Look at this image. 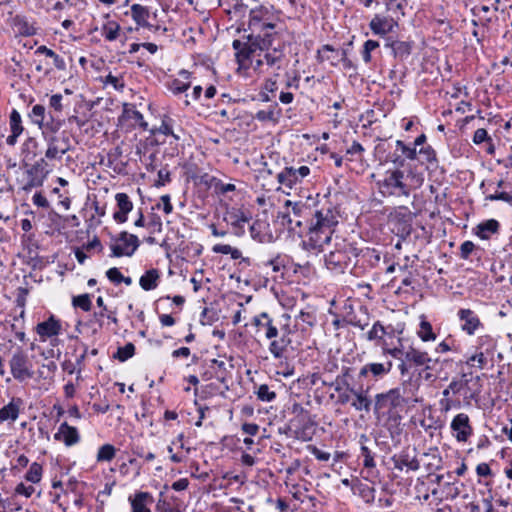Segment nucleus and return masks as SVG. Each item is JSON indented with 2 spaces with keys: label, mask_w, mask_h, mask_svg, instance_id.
<instances>
[{
  "label": "nucleus",
  "mask_w": 512,
  "mask_h": 512,
  "mask_svg": "<svg viewBox=\"0 0 512 512\" xmlns=\"http://www.w3.org/2000/svg\"><path fill=\"white\" fill-rule=\"evenodd\" d=\"M419 390L420 378L411 375L402 380L399 386L374 396V416L379 422H382L391 436L400 433L402 413L405 409L422 403L423 398L419 396Z\"/></svg>",
  "instance_id": "f257e3e1"
},
{
  "label": "nucleus",
  "mask_w": 512,
  "mask_h": 512,
  "mask_svg": "<svg viewBox=\"0 0 512 512\" xmlns=\"http://www.w3.org/2000/svg\"><path fill=\"white\" fill-rule=\"evenodd\" d=\"M291 316L287 313L278 318H272L267 312H262L252 319L257 332H264L266 339L271 340L268 350L275 359L285 357L287 348L291 345L290 335L293 329L290 326Z\"/></svg>",
  "instance_id": "f03ea898"
},
{
  "label": "nucleus",
  "mask_w": 512,
  "mask_h": 512,
  "mask_svg": "<svg viewBox=\"0 0 512 512\" xmlns=\"http://www.w3.org/2000/svg\"><path fill=\"white\" fill-rule=\"evenodd\" d=\"M248 27L258 41L291 36L280 11L272 5H260L249 12Z\"/></svg>",
  "instance_id": "7ed1b4c3"
},
{
  "label": "nucleus",
  "mask_w": 512,
  "mask_h": 512,
  "mask_svg": "<svg viewBox=\"0 0 512 512\" xmlns=\"http://www.w3.org/2000/svg\"><path fill=\"white\" fill-rule=\"evenodd\" d=\"M338 225V214L331 208L314 212L307 229V239L302 242L303 248L308 251L323 250L329 244L335 227Z\"/></svg>",
  "instance_id": "20e7f679"
},
{
  "label": "nucleus",
  "mask_w": 512,
  "mask_h": 512,
  "mask_svg": "<svg viewBox=\"0 0 512 512\" xmlns=\"http://www.w3.org/2000/svg\"><path fill=\"white\" fill-rule=\"evenodd\" d=\"M313 215L314 212L306 203L287 200L284 210L280 211L277 217L280 219L281 225L289 232L302 237Z\"/></svg>",
  "instance_id": "39448f33"
},
{
  "label": "nucleus",
  "mask_w": 512,
  "mask_h": 512,
  "mask_svg": "<svg viewBox=\"0 0 512 512\" xmlns=\"http://www.w3.org/2000/svg\"><path fill=\"white\" fill-rule=\"evenodd\" d=\"M291 40L292 37L287 36L258 41L260 52L263 55V62L266 64V72L270 69L279 71L284 68L287 62L285 49Z\"/></svg>",
  "instance_id": "423d86ee"
},
{
  "label": "nucleus",
  "mask_w": 512,
  "mask_h": 512,
  "mask_svg": "<svg viewBox=\"0 0 512 512\" xmlns=\"http://www.w3.org/2000/svg\"><path fill=\"white\" fill-rule=\"evenodd\" d=\"M334 249L324 256L325 266L335 274L344 273L356 258L357 248L345 239H338Z\"/></svg>",
  "instance_id": "0eeeda50"
},
{
  "label": "nucleus",
  "mask_w": 512,
  "mask_h": 512,
  "mask_svg": "<svg viewBox=\"0 0 512 512\" xmlns=\"http://www.w3.org/2000/svg\"><path fill=\"white\" fill-rule=\"evenodd\" d=\"M377 186L379 192L385 197H408L411 193V188L405 181V171L398 167L387 170L384 178L377 182Z\"/></svg>",
  "instance_id": "6e6552de"
},
{
  "label": "nucleus",
  "mask_w": 512,
  "mask_h": 512,
  "mask_svg": "<svg viewBox=\"0 0 512 512\" xmlns=\"http://www.w3.org/2000/svg\"><path fill=\"white\" fill-rule=\"evenodd\" d=\"M25 167L26 169L20 181V188L25 192H30L35 188L41 187L50 172L45 158H40L31 165L25 164Z\"/></svg>",
  "instance_id": "1a4fd4ad"
},
{
  "label": "nucleus",
  "mask_w": 512,
  "mask_h": 512,
  "mask_svg": "<svg viewBox=\"0 0 512 512\" xmlns=\"http://www.w3.org/2000/svg\"><path fill=\"white\" fill-rule=\"evenodd\" d=\"M31 122L38 126L42 136L56 135L63 125V120L55 117L51 112L47 113L43 105L36 104L28 114Z\"/></svg>",
  "instance_id": "9d476101"
},
{
  "label": "nucleus",
  "mask_w": 512,
  "mask_h": 512,
  "mask_svg": "<svg viewBox=\"0 0 512 512\" xmlns=\"http://www.w3.org/2000/svg\"><path fill=\"white\" fill-rule=\"evenodd\" d=\"M140 246L138 237L126 231L121 232L118 236L112 238L110 248L112 250L111 256L122 257L132 256Z\"/></svg>",
  "instance_id": "9b49d317"
},
{
  "label": "nucleus",
  "mask_w": 512,
  "mask_h": 512,
  "mask_svg": "<svg viewBox=\"0 0 512 512\" xmlns=\"http://www.w3.org/2000/svg\"><path fill=\"white\" fill-rule=\"evenodd\" d=\"M9 366L13 378L17 381L22 382L34 375L29 358L22 349L14 351L9 360Z\"/></svg>",
  "instance_id": "f8f14e48"
},
{
  "label": "nucleus",
  "mask_w": 512,
  "mask_h": 512,
  "mask_svg": "<svg viewBox=\"0 0 512 512\" xmlns=\"http://www.w3.org/2000/svg\"><path fill=\"white\" fill-rule=\"evenodd\" d=\"M417 159V150L410 144H406L402 140L395 141V150L387 155V161L392 163L395 167L404 168L406 161H413Z\"/></svg>",
  "instance_id": "ddd939ff"
},
{
  "label": "nucleus",
  "mask_w": 512,
  "mask_h": 512,
  "mask_svg": "<svg viewBox=\"0 0 512 512\" xmlns=\"http://www.w3.org/2000/svg\"><path fill=\"white\" fill-rule=\"evenodd\" d=\"M232 47L235 50L236 60L241 66H246L247 62L251 60L256 51L260 50L257 36L254 34L248 36L247 42H242L238 39L234 40Z\"/></svg>",
  "instance_id": "4468645a"
},
{
  "label": "nucleus",
  "mask_w": 512,
  "mask_h": 512,
  "mask_svg": "<svg viewBox=\"0 0 512 512\" xmlns=\"http://www.w3.org/2000/svg\"><path fill=\"white\" fill-rule=\"evenodd\" d=\"M47 144L45 151V160H61L62 156L66 154L70 148V139L68 136L63 135L58 137L57 135L43 137Z\"/></svg>",
  "instance_id": "2eb2a0df"
},
{
  "label": "nucleus",
  "mask_w": 512,
  "mask_h": 512,
  "mask_svg": "<svg viewBox=\"0 0 512 512\" xmlns=\"http://www.w3.org/2000/svg\"><path fill=\"white\" fill-rule=\"evenodd\" d=\"M342 321L361 330H364L370 324V316L368 308L366 306H359L358 310L355 311L351 304H345Z\"/></svg>",
  "instance_id": "dca6fc26"
},
{
  "label": "nucleus",
  "mask_w": 512,
  "mask_h": 512,
  "mask_svg": "<svg viewBox=\"0 0 512 512\" xmlns=\"http://www.w3.org/2000/svg\"><path fill=\"white\" fill-rule=\"evenodd\" d=\"M393 367L391 360L385 362H369L364 364L359 370V378H371L375 381L387 376Z\"/></svg>",
  "instance_id": "f3484780"
},
{
  "label": "nucleus",
  "mask_w": 512,
  "mask_h": 512,
  "mask_svg": "<svg viewBox=\"0 0 512 512\" xmlns=\"http://www.w3.org/2000/svg\"><path fill=\"white\" fill-rule=\"evenodd\" d=\"M309 174L310 168L308 166H301L299 168L285 167L278 173L277 180L281 185L293 188L294 185L300 183Z\"/></svg>",
  "instance_id": "a211bd4d"
},
{
  "label": "nucleus",
  "mask_w": 512,
  "mask_h": 512,
  "mask_svg": "<svg viewBox=\"0 0 512 512\" xmlns=\"http://www.w3.org/2000/svg\"><path fill=\"white\" fill-rule=\"evenodd\" d=\"M450 428L458 442H466L473 434L470 418L465 413L457 414L451 421Z\"/></svg>",
  "instance_id": "6ab92c4d"
},
{
  "label": "nucleus",
  "mask_w": 512,
  "mask_h": 512,
  "mask_svg": "<svg viewBox=\"0 0 512 512\" xmlns=\"http://www.w3.org/2000/svg\"><path fill=\"white\" fill-rule=\"evenodd\" d=\"M405 360L416 367H424V371L431 370L439 361L432 359L426 351H421L413 346L406 349Z\"/></svg>",
  "instance_id": "aec40b11"
},
{
  "label": "nucleus",
  "mask_w": 512,
  "mask_h": 512,
  "mask_svg": "<svg viewBox=\"0 0 512 512\" xmlns=\"http://www.w3.org/2000/svg\"><path fill=\"white\" fill-rule=\"evenodd\" d=\"M35 332L38 334L41 342L57 337L62 332L61 321L54 315H51L47 320L36 325Z\"/></svg>",
  "instance_id": "412c9836"
},
{
  "label": "nucleus",
  "mask_w": 512,
  "mask_h": 512,
  "mask_svg": "<svg viewBox=\"0 0 512 512\" xmlns=\"http://www.w3.org/2000/svg\"><path fill=\"white\" fill-rule=\"evenodd\" d=\"M461 321V329L468 335H473L482 326L478 315L471 309H460L457 313Z\"/></svg>",
  "instance_id": "4be33fe9"
},
{
  "label": "nucleus",
  "mask_w": 512,
  "mask_h": 512,
  "mask_svg": "<svg viewBox=\"0 0 512 512\" xmlns=\"http://www.w3.org/2000/svg\"><path fill=\"white\" fill-rule=\"evenodd\" d=\"M115 201L117 210L113 213V219L117 223H125L128 220V214L133 209V202L126 193H117Z\"/></svg>",
  "instance_id": "5701e85b"
},
{
  "label": "nucleus",
  "mask_w": 512,
  "mask_h": 512,
  "mask_svg": "<svg viewBox=\"0 0 512 512\" xmlns=\"http://www.w3.org/2000/svg\"><path fill=\"white\" fill-rule=\"evenodd\" d=\"M349 390L353 395L351 407L356 411H365L366 413L370 412L371 406H374V399L372 400L369 397L368 389L363 390L362 388H349Z\"/></svg>",
  "instance_id": "b1692460"
},
{
  "label": "nucleus",
  "mask_w": 512,
  "mask_h": 512,
  "mask_svg": "<svg viewBox=\"0 0 512 512\" xmlns=\"http://www.w3.org/2000/svg\"><path fill=\"white\" fill-rule=\"evenodd\" d=\"M250 235L259 243H271L274 240L270 226L266 221L256 220L250 226Z\"/></svg>",
  "instance_id": "393cba45"
},
{
  "label": "nucleus",
  "mask_w": 512,
  "mask_h": 512,
  "mask_svg": "<svg viewBox=\"0 0 512 512\" xmlns=\"http://www.w3.org/2000/svg\"><path fill=\"white\" fill-rule=\"evenodd\" d=\"M356 262L361 263L364 266H367L369 268H376L379 266L382 256L381 252L375 248L366 247L363 249L358 250L356 254Z\"/></svg>",
  "instance_id": "a878e982"
},
{
  "label": "nucleus",
  "mask_w": 512,
  "mask_h": 512,
  "mask_svg": "<svg viewBox=\"0 0 512 512\" xmlns=\"http://www.w3.org/2000/svg\"><path fill=\"white\" fill-rule=\"evenodd\" d=\"M54 438L55 440L62 441L68 447L73 446L80 441V435L77 428L70 426L67 422H63L59 426Z\"/></svg>",
  "instance_id": "bb28decb"
},
{
  "label": "nucleus",
  "mask_w": 512,
  "mask_h": 512,
  "mask_svg": "<svg viewBox=\"0 0 512 512\" xmlns=\"http://www.w3.org/2000/svg\"><path fill=\"white\" fill-rule=\"evenodd\" d=\"M131 512H151L149 506L154 503V498L149 492L139 491L129 496Z\"/></svg>",
  "instance_id": "cd10ccee"
},
{
  "label": "nucleus",
  "mask_w": 512,
  "mask_h": 512,
  "mask_svg": "<svg viewBox=\"0 0 512 512\" xmlns=\"http://www.w3.org/2000/svg\"><path fill=\"white\" fill-rule=\"evenodd\" d=\"M225 220L232 226L233 232L236 236L244 235V226L249 221V218L243 211L233 209L227 213Z\"/></svg>",
  "instance_id": "c85d7f7f"
},
{
  "label": "nucleus",
  "mask_w": 512,
  "mask_h": 512,
  "mask_svg": "<svg viewBox=\"0 0 512 512\" xmlns=\"http://www.w3.org/2000/svg\"><path fill=\"white\" fill-rule=\"evenodd\" d=\"M12 26L16 33L22 36H33L36 34V27L24 15H16L12 20Z\"/></svg>",
  "instance_id": "c756f323"
},
{
  "label": "nucleus",
  "mask_w": 512,
  "mask_h": 512,
  "mask_svg": "<svg viewBox=\"0 0 512 512\" xmlns=\"http://www.w3.org/2000/svg\"><path fill=\"white\" fill-rule=\"evenodd\" d=\"M394 25H396V22L393 19L375 15L370 21L369 27L374 34L383 36L391 32Z\"/></svg>",
  "instance_id": "7c9ffc66"
},
{
  "label": "nucleus",
  "mask_w": 512,
  "mask_h": 512,
  "mask_svg": "<svg viewBox=\"0 0 512 512\" xmlns=\"http://www.w3.org/2000/svg\"><path fill=\"white\" fill-rule=\"evenodd\" d=\"M282 116V109L274 102L265 110H259L254 118L260 122L278 123Z\"/></svg>",
  "instance_id": "2f4dec72"
},
{
  "label": "nucleus",
  "mask_w": 512,
  "mask_h": 512,
  "mask_svg": "<svg viewBox=\"0 0 512 512\" xmlns=\"http://www.w3.org/2000/svg\"><path fill=\"white\" fill-rule=\"evenodd\" d=\"M385 46L391 48L395 58L404 60L411 54L413 43L410 41L394 40L388 41Z\"/></svg>",
  "instance_id": "473e14b6"
},
{
  "label": "nucleus",
  "mask_w": 512,
  "mask_h": 512,
  "mask_svg": "<svg viewBox=\"0 0 512 512\" xmlns=\"http://www.w3.org/2000/svg\"><path fill=\"white\" fill-rule=\"evenodd\" d=\"M417 159L421 164H426L427 168H437L438 159L434 148L431 145L422 146L417 150Z\"/></svg>",
  "instance_id": "72a5a7b5"
},
{
  "label": "nucleus",
  "mask_w": 512,
  "mask_h": 512,
  "mask_svg": "<svg viewBox=\"0 0 512 512\" xmlns=\"http://www.w3.org/2000/svg\"><path fill=\"white\" fill-rule=\"evenodd\" d=\"M22 400L20 398L12 399L7 405L0 409V422L16 421L20 413V405Z\"/></svg>",
  "instance_id": "f704fd0d"
},
{
  "label": "nucleus",
  "mask_w": 512,
  "mask_h": 512,
  "mask_svg": "<svg viewBox=\"0 0 512 512\" xmlns=\"http://www.w3.org/2000/svg\"><path fill=\"white\" fill-rule=\"evenodd\" d=\"M160 280V272L158 269L152 268L147 270L139 279L140 287L145 291L157 288Z\"/></svg>",
  "instance_id": "c9c22d12"
},
{
  "label": "nucleus",
  "mask_w": 512,
  "mask_h": 512,
  "mask_svg": "<svg viewBox=\"0 0 512 512\" xmlns=\"http://www.w3.org/2000/svg\"><path fill=\"white\" fill-rule=\"evenodd\" d=\"M317 59L320 62L328 61L332 66H337L340 62V53L333 46L326 44L318 50Z\"/></svg>",
  "instance_id": "e433bc0d"
},
{
  "label": "nucleus",
  "mask_w": 512,
  "mask_h": 512,
  "mask_svg": "<svg viewBox=\"0 0 512 512\" xmlns=\"http://www.w3.org/2000/svg\"><path fill=\"white\" fill-rule=\"evenodd\" d=\"M500 223L496 219H488L477 225L476 235L483 239H489L491 234L498 233Z\"/></svg>",
  "instance_id": "4c0bfd02"
},
{
  "label": "nucleus",
  "mask_w": 512,
  "mask_h": 512,
  "mask_svg": "<svg viewBox=\"0 0 512 512\" xmlns=\"http://www.w3.org/2000/svg\"><path fill=\"white\" fill-rule=\"evenodd\" d=\"M131 16L137 25L142 27H147L149 25L148 18L150 16V12L147 7L140 4H133L131 6Z\"/></svg>",
  "instance_id": "58836bf2"
},
{
  "label": "nucleus",
  "mask_w": 512,
  "mask_h": 512,
  "mask_svg": "<svg viewBox=\"0 0 512 512\" xmlns=\"http://www.w3.org/2000/svg\"><path fill=\"white\" fill-rule=\"evenodd\" d=\"M35 53L45 55L46 57L51 58L53 60L54 66L57 70H59V71L66 70V63H65V60L63 59V57H61L60 55L55 53L52 49L48 48L47 46H45V45L39 46L36 49Z\"/></svg>",
  "instance_id": "ea45409f"
},
{
  "label": "nucleus",
  "mask_w": 512,
  "mask_h": 512,
  "mask_svg": "<svg viewBox=\"0 0 512 512\" xmlns=\"http://www.w3.org/2000/svg\"><path fill=\"white\" fill-rule=\"evenodd\" d=\"M392 460L394 462V467L398 470H403L404 467H407L412 471H416L420 467L419 461L415 457L410 458L407 454L400 455L399 457L394 456Z\"/></svg>",
  "instance_id": "a19ab883"
},
{
  "label": "nucleus",
  "mask_w": 512,
  "mask_h": 512,
  "mask_svg": "<svg viewBox=\"0 0 512 512\" xmlns=\"http://www.w3.org/2000/svg\"><path fill=\"white\" fill-rule=\"evenodd\" d=\"M496 348V341L489 335H482L477 338L475 349L489 356H493Z\"/></svg>",
  "instance_id": "79ce46f5"
},
{
  "label": "nucleus",
  "mask_w": 512,
  "mask_h": 512,
  "mask_svg": "<svg viewBox=\"0 0 512 512\" xmlns=\"http://www.w3.org/2000/svg\"><path fill=\"white\" fill-rule=\"evenodd\" d=\"M368 441V437L365 434L360 436V456L363 458V465L366 468H374L376 463L374 461V455L372 451L365 445V442Z\"/></svg>",
  "instance_id": "37998d69"
},
{
  "label": "nucleus",
  "mask_w": 512,
  "mask_h": 512,
  "mask_svg": "<svg viewBox=\"0 0 512 512\" xmlns=\"http://www.w3.org/2000/svg\"><path fill=\"white\" fill-rule=\"evenodd\" d=\"M417 335L423 342L434 341L436 339V334L433 332L431 323L425 319L421 320Z\"/></svg>",
  "instance_id": "c03bdc74"
},
{
  "label": "nucleus",
  "mask_w": 512,
  "mask_h": 512,
  "mask_svg": "<svg viewBox=\"0 0 512 512\" xmlns=\"http://www.w3.org/2000/svg\"><path fill=\"white\" fill-rule=\"evenodd\" d=\"M120 25L115 21H109L102 27V35L107 41H114L118 38Z\"/></svg>",
  "instance_id": "a18cd8bd"
},
{
  "label": "nucleus",
  "mask_w": 512,
  "mask_h": 512,
  "mask_svg": "<svg viewBox=\"0 0 512 512\" xmlns=\"http://www.w3.org/2000/svg\"><path fill=\"white\" fill-rule=\"evenodd\" d=\"M116 455V448L112 444L102 445L97 452V462H109Z\"/></svg>",
  "instance_id": "49530a36"
},
{
  "label": "nucleus",
  "mask_w": 512,
  "mask_h": 512,
  "mask_svg": "<svg viewBox=\"0 0 512 512\" xmlns=\"http://www.w3.org/2000/svg\"><path fill=\"white\" fill-rule=\"evenodd\" d=\"M150 133L153 135H155L156 133H161L164 135H171L176 140L179 139V136L174 134V132L172 130V119L168 116H164V118L162 119L161 125L158 128L151 129Z\"/></svg>",
  "instance_id": "de8ad7c7"
},
{
  "label": "nucleus",
  "mask_w": 512,
  "mask_h": 512,
  "mask_svg": "<svg viewBox=\"0 0 512 512\" xmlns=\"http://www.w3.org/2000/svg\"><path fill=\"white\" fill-rule=\"evenodd\" d=\"M488 357L489 355L475 349V353L467 359L466 364L483 369L487 365Z\"/></svg>",
  "instance_id": "09e8293b"
},
{
  "label": "nucleus",
  "mask_w": 512,
  "mask_h": 512,
  "mask_svg": "<svg viewBox=\"0 0 512 512\" xmlns=\"http://www.w3.org/2000/svg\"><path fill=\"white\" fill-rule=\"evenodd\" d=\"M74 307L80 308L85 312H88L92 308L91 296L87 293L74 296L72 299Z\"/></svg>",
  "instance_id": "8fccbe9b"
},
{
  "label": "nucleus",
  "mask_w": 512,
  "mask_h": 512,
  "mask_svg": "<svg viewBox=\"0 0 512 512\" xmlns=\"http://www.w3.org/2000/svg\"><path fill=\"white\" fill-rule=\"evenodd\" d=\"M387 333L386 328L382 325L380 321H376L371 330L367 332V340L374 341V340H382L384 335Z\"/></svg>",
  "instance_id": "3c124183"
},
{
  "label": "nucleus",
  "mask_w": 512,
  "mask_h": 512,
  "mask_svg": "<svg viewBox=\"0 0 512 512\" xmlns=\"http://www.w3.org/2000/svg\"><path fill=\"white\" fill-rule=\"evenodd\" d=\"M210 369L215 370V378L220 382H225L226 379V364L224 361L212 359L210 361Z\"/></svg>",
  "instance_id": "603ef678"
},
{
  "label": "nucleus",
  "mask_w": 512,
  "mask_h": 512,
  "mask_svg": "<svg viewBox=\"0 0 512 512\" xmlns=\"http://www.w3.org/2000/svg\"><path fill=\"white\" fill-rule=\"evenodd\" d=\"M42 471V466L39 463L34 462L30 465L25 475V479L31 483H38L41 480Z\"/></svg>",
  "instance_id": "864d4df0"
},
{
  "label": "nucleus",
  "mask_w": 512,
  "mask_h": 512,
  "mask_svg": "<svg viewBox=\"0 0 512 512\" xmlns=\"http://www.w3.org/2000/svg\"><path fill=\"white\" fill-rule=\"evenodd\" d=\"M135 353V346L133 343L128 342L123 347H119L117 353L115 354V358L119 361L124 362L131 358Z\"/></svg>",
  "instance_id": "5fc2aeb1"
},
{
  "label": "nucleus",
  "mask_w": 512,
  "mask_h": 512,
  "mask_svg": "<svg viewBox=\"0 0 512 512\" xmlns=\"http://www.w3.org/2000/svg\"><path fill=\"white\" fill-rule=\"evenodd\" d=\"M486 201H503L512 207V194L496 189L494 193L485 196Z\"/></svg>",
  "instance_id": "6e6d98bb"
},
{
  "label": "nucleus",
  "mask_w": 512,
  "mask_h": 512,
  "mask_svg": "<svg viewBox=\"0 0 512 512\" xmlns=\"http://www.w3.org/2000/svg\"><path fill=\"white\" fill-rule=\"evenodd\" d=\"M104 85H111L115 90L122 92L125 88V83L123 77L114 76L112 73H109L103 79Z\"/></svg>",
  "instance_id": "4d7b16f0"
},
{
  "label": "nucleus",
  "mask_w": 512,
  "mask_h": 512,
  "mask_svg": "<svg viewBox=\"0 0 512 512\" xmlns=\"http://www.w3.org/2000/svg\"><path fill=\"white\" fill-rule=\"evenodd\" d=\"M150 234L160 233L162 231V220L157 214H152L149 217L146 225Z\"/></svg>",
  "instance_id": "13d9d810"
},
{
  "label": "nucleus",
  "mask_w": 512,
  "mask_h": 512,
  "mask_svg": "<svg viewBox=\"0 0 512 512\" xmlns=\"http://www.w3.org/2000/svg\"><path fill=\"white\" fill-rule=\"evenodd\" d=\"M10 129L11 132H23L22 120L20 113L13 109L10 114Z\"/></svg>",
  "instance_id": "bf43d9fd"
},
{
  "label": "nucleus",
  "mask_w": 512,
  "mask_h": 512,
  "mask_svg": "<svg viewBox=\"0 0 512 512\" xmlns=\"http://www.w3.org/2000/svg\"><path fill=\"white\" fill-rule=\"evenodd\" d=\"M378 47H379V43L375 40H367L364 43L363 51H362V58L365 61V63H369L371 61V52L374 51Z\"/></svg>",
  "instance_id": "052dcab7"
},
{
  "label": "nucleus",
  "mask_w": 512,
  "mask_h": 512,
  "mask_svg": "<svg viewBox=\"0 0 512 512\" xmlns=\"http://www.w3.org/2000/svg\"><path fill=\"white\" fill-rule=\"evenodd\" d=\"M257 397L261 401H267L270 402L276 397V393L274 391H271L269 386L266 384L260 385L257 391Z\"/></svg>",
  "instance_id": "680f3d73"
},
{
  "label": "nucleus",
  "mask_w": 512,
  "mask_h": 512,
  "mask_svg": "<svg viewBox=\"0 0 512 512\" xmlns=\"http://www.w3.org/2000/svg\"><path fill=\"white\" fill-rule=\"evenodd\" d=\"M37 148H38V142L35 138L29 137L25 143L23 152L26 153V158H28L30 155L32 158H35L37 156Z\"/></svg>",
  "instance_id": "e2e57ef3"
},
{
  "label": "nucleus",
  "mask_w": 512,
  "mask_h": 512,
  "mask_svg": "<svg viewBox=\"0 0 512 512\" xmlns=\"http://www.w3.org/2000/svg\"><path fill=\"white\" fill-rule=\"evenodd\" d=\"M293 412L297 413V417L291 420L292 425L296 426V423L305 422L309 420L308 411L304 410V408L299 404H294Z\"/></svg>",
  "instance_id": "0e129e2a"
},
{
  "label": "nucleus",
  "mask_w": 512,
  "mask_h": 512,
  "mask_svg": "<svg viewBox=\"0 0 512 512\" xmlns=\"http://www.w3.org/2000/svg\"><path fill=\"white\" fill-rule=\"evenodd\" d=\"M189 87H190V83H185L178 79H174L171 82L169 89L173 94L178 95V94H181V93L187 91Z\"/></svg>",
  "instance_id": "69168bd1"
},
{
  "label": "nucleus",
  "mask_w": 512,
  "mask_h": 512,
  "mask_svg": "<svg viewBox=\"0 0 512 512\" xmlns=\"http://www.w3.org/2000/svg\"><path fill=\"white\" fill-rule=\"evenodd\" d=\"M128 117L134 120L143 130L148 129V123L144 120L143 114L138 110L127 111Z\"/></svg>",
  "instance_id": "338daca9"
},
{
  "label": "nucleus",
  "mask_w": 512,
  "mask_h": 512,
  "mask_svg": "<svg viewBox=\"0 0 512 512\" xmlns=\"http://www.w3.org/2000/svg\"><path fill=\"white\" fill-rule=\"evenodd\" d=\"M483 142H492L491 137L488 135L486 129L479 128L474 132L473 143L479 145Z\"/></svg>",
  "instance_id": "774afa93"
}]
</instances>
